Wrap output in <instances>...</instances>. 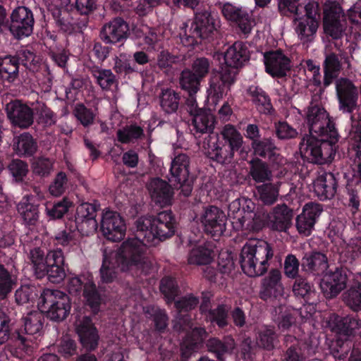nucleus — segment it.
Segmentation results:
<instances>
[{"mask_svg": "<svg viewBox=\"0 0 361 361\" xmlns=\"http://www.w3.org/2000/svg\"><path fill=\"white\" fill-rule=\"evenodd\" d=\"M136 237L123 242L117 251L104 252L100 276L103 282L113 281L120 269L131 274H148L155 269L153 263L144 257L147 244H155L175 233V219L170 212H162L156 217L143 216L135 223Z\"/></svg>", "mask_w": 361, "mask_h": 361, "instance_id": "obj_1", "label": "nucleus"}, {"mask_svg": "<svg viewBox=\"0 0 361 361\" xmlns=\"http://www.w3.org/2000/svg\"><path fill=\"white\" fill-rule=\"evenodd\" d=\"M310 135L303 137L300 145L302 157L319 164L331 161L336 153L338 140L334 124L325 109L312 104L306 114Z\"/></svg>", "mask_w": 361, "mask_h": 361, "instance_id": "obj_2", "label": "nucleus"}, {"mask_svg": "<svg viewBox=\"0 0 361 361\" xmlns=\"http://www.w3.org/2000/svg\"><path fill=\"white\" fill-rule=\"evenodd\" d=\"M214 57L220 63L221 61L224 63L221 70L212 76L208 88L209 101L216 105L233 84L236 75L235 68L242 66L249 55L247 46L237 42L229 47L224 54L216 53Z\"/></svg>", "mask_w": 361, "mask_h": 361, "instance_id": "obj_3", "label": "nucleus"}, {"mask_svg": "<svg viewBox=\"0 0 361 361\" xmlns=\"http://www.w3.org/2000/svg\"><path fill=\"white\" fill-rule=\"evenodd\" d=\"M220 135L226 145L223 144L217 136H209L203 145L204 153L210 159L219 163L230 161L235 151L242 146L243 140L240 132L232 125H225Z\"/></svg>", "mask_w": 361, "mask_h": 361, "instance_id": "obj_4", "label": "nucleus"}, {"mask_svg": "<svg viewBox=\"0 0 361 361\" xmlns=\"http://www.w3.org/2000/svg\"><path fill=\"white\" fill-rule=\"evenodd\" d=\"M272 256L273 252L268 243L250 240L242 248L241 267L249 276H260L267 271V262Z\"/></svg>", "mask_w": 361, "mask_h": 361, "instance_id": "obj_5", "label": "nucleus"}, {"mask_svg": "<svg viewBox=\"0 0 361 361\" xmlns=\"http://www.w3.org/2000/svg\"><path fill=\"white\" fill-rule=\"evenodd\" d=\"M30 258L38 278L47 275L48 279L52 283H59L65 278L66 271L63 267L64 259L61 250H51L44 257L42 250L35 248L30 251Z\"/></svg>", "mask_w": 361, "mask_h": 361, "instance_id": "obj_6", "label": "nucleus"}, {"mask_svg": "<svg viewBox=\"0 0 361 361\" xmlns=\"http://www.w3.org/2000/svg\"><path fill=\"white\" fill-rule=\"evenodd\" d=\"M38 308L51 320L61 322L70 314L71 302L69 296L65 293L47 288L41 294Z\"/></svg>", "mask_w": 361, "mask_h": 361, "instance_id": "obj_7", "label": "nucleus"}, {"mask_svg": "<svg viewBox=\"0 0 361 361\" xmlns=\"http://www.w3.org/2000/svg\"><path fill=\"white\" fill-rule=\"evenodd\" d=\"M255 204L247 198L241 197L231 202L228 216L233 228L238 231H252L261 228V223L254 212Z\"/></svg>", "mask_w": 361, "mask_h": 361, "instance_id": "obj_8", "label": "nucleus"}, {"mask_svg": "<svg viewBox=\"0 0 361 361\" xmlns=\"http://www.w3.org/2000/svg\"><path fill=\"white\" fill-rule=\"evenodd\" d=\"M42 312H31L23 317V329L18 334V345L26 353L37 347L43 329Z\"/></svg>", "mask_w": 361, "mask_h": 361, "instance_id": "obj_9", "label": "nucleus"}, {"mask_svg": "<svg viewBox=\"0 0 361 361\" xmlns=\"http://www.w3.org/2000/svg\"><path fill=\"white\" fill-rule=\"evenodd\" d=\"M217 23L207 11L197 13L191 24L190 31L192 35L180 33L182 44L185 47L197 43L195 38L208 39L216 31Z\"/></svg>", "mask_w": 361, "mask_h": 361, "instance_id": "obj_10", "label": "nucleus"}, {"mask_svg": "<svg viewBox=\"0 0 361 361\" xmlns=\"http://www.w3.org/2000/svg\"><path fill=\"white\" fill-rule=\"evenodd\" d=\"M67 288L71 294H78L83 288V296L87 305L94 313L98 312L101 300L90 274L70 277Z\"/></svg>", "mask_w": 361, "mask_h": 361, "instance_id": "obj_11", "label": "nucleus"}, {"mask_svg": "<svg viewBox=\"0 0 361 361\" xmlns=\"http://www.w3.org/2000/svg\"><path fill=\"white\" fill-rule=\"evenodd\" d=\"M324 32L334 39L342 37L345 27L342 9L336 1H328L324 9Z\"/></svg>", "mask_w": 361, "mask_h": 361, "instance_id": "obj_12", "label": "nucleus"}, {"mask_svg": "<svg viewBox=\"0 0 361 361\" xmlns=\"http://www.w3.org/2000/svg\"><path fill=\"white\" fill-rule=\"evenodd\" d=\"M355 49V46H350L340 54L338 56L331 53L326 56L324 61V85L328 86L339 73L341 68H350L351 59H353V51Z\"/></svg>", "mask_w": 361, "mask_h": 361, "instance_id": "obj_13", "label": "nucleus"}, {"mask_svg": "<svg viewBox=\"0 0 361 361\" xmlns=\"http://www.w3.org/2000/svg\"><path fill=\"white\" fill-rule=\"evenodd\" d=\"M197 218L204 231L213 237H219L226 229V216L216 207H205Z\"/></svg>", "mask_w": 361, "mask_h": 361, "instance_id": "obj_14", "label": "nucleus"}, {"mask_svg": "<svg viewBox=\"0 0 361 361\" xmlns=\"http://www.w3.org/2000/svg\"><path fill=\"white\" fill-rule=\"evenodd\" d=\"M101 230L106 239L116 242L124 238L126 226L123 219L118 213L106 210L102 214Z\"/></svg>", "mask_w": 361, "mask_h": 361, "instance_id": "obj_15", "label": "nucleus"}, {"mask_svg": "<svg viewBox=\"0 0 361 361\" xmlns=\"http://www.w3.org/2000/svg\"><path fill=\"white\" fill-rule=\"evenodd\" d=\"M10 31L17 38L27 37L33 30L32 12L25 6H19L11 13Z\"/></svg>", "mask_w": 361, "mask_h": 361, "instance_id": "obj_16", "label": "nucleus"}, {"mask_svg": "<svg viewBox=\"0 0 361 361\" xmlns=\"http://www.w3.org/2000/svg\"><path fill=\"white\" fill-rule=\"evenodd\" d=\"M75 224L78 231L83 235H90L97 229L96 207L92 204L83 202L76 211Z\"/></svg>", "mask_w": 361, "mask_h": 361, "instance_id": "obj_17", "label": "nucleus"}, {"mask_svg": "<svg viewBox=\"0 0 361 361\" xmlns=\"http://www.w3.org/2000/svg\"><path fill=\"white\" fill-rule=\"evenodd\" d=\"M6 110L12 124L26 128L33 123V114L30 107L18 100L7 104Z\"/></svg>", "mask_w": 361, "mask_h": 361, "instance_id": "obj_18", "label": "nucleus"}, {"mask_svg": "<svg viewBox=\"0 0 361 361\" xmlns=\"http://www.w3.org/2000/svg\"><path fill=\"white\" fill-rule=\"evenodd\" d=\"M189 164L188 157L179 154L173 159L170 169L175 180L183 187L182 192L185 196H188L192 190L191 185L186 183L189 177Z\"/></svg>", "mask_w": 361, "mask_h": 361, "instance_id": "obj_19", "label": "nucleus"}, {"mask_svg": "<svg viewBox=\"0 0 361 361\" xmlns=\"http://www.w3.org/2000/svg\"><path fill=\"white\" fill-rule=\"evenodd\" d=\"M347 283V276L341 271L326 272L320 282V288L326 298H331L336 296L343 290Z\"/></svg>", "mask_w": 361, "mask_h": 361, "instance_id": "obj_20", "label": "nucleus"}, {"mask_svg": "<svg viewBox=\"0 0 361 361\" xmlns=\"http://www.w3.org/2000/svg\"><path fill=\"white\" fill-rule=\"evenodd\" d=\"M147 189L152 200L161 207L171 204L173 190L166 180L160 178L152 179L148 183Z\"/></svg>", "mask_w": 361, "mask_h": 361, "instance_id": "obj_21", "label": "nucleus"}, {"mask_svg": "<svg viewBox=\"0 0 361 361\" xmlns=\"http://www.w3.org/2000/svg\"><path fill=\"white\" fill-rule=\"evenodd\" d=\"M336 87L341 109L343 111H350L355 106L357 89L349 80L345 78L338 79Z\"/></svg>", "mask_w": 361, "mask_h": 361, "instance_id": "obj_22", "label": "nucleus"}, {"mask_svg": "<svg viewBox=\"0 0 361 361\" xmlns=\"http://www.w3.org/2000/svg\"><path fill=\"white\" fill-rule=\"evenodd\" d=\"M322 209L319 204L315 203L306 204L296 219V226L298 232L305 236L310 235L317 218L319 216Z\"/></svg>", "mask_w": 361, "mask_h": 361, "instance_id": "obj_23", "label": "nucleus"}, {"mask_svg": "<svg viewBox=\"0 0 361 361\" xmlns=\"http://www.w3.org/2000/svg\"><path fill=\"white\" fill-rule=\"evenodd\" d=\"M266 71L271 75L281 77L290 68V60L281 51L265 53L264 55Z\"/></svg>", "mask_w": 361, "mask_h": 361, "instance_id": "obj_24", "label": "nucleus"}, {"mask_svg": "<svg viewBox=\"0 0 361 361\" xmlns=\"http://www.w3.org/2000/svg\"><path fill=\"white\" fill-rule=\"evenodd\" d=\"M76 331L84 348L89 350H94L97 348L99 336L89 317H85L77 321Z\"/></svg>", "mask_w": 361, "mask_h": 361, "instance_id": "obj_25", "label": "nucleus"}, {"mask_svg": "<svg viewBox=\"0 0 361 361\" xmlns=\"http://www.w3.org/2000/svg\"><path fill=\"white\" fill-rule=\"evenodd\" d=\"M314 191L322 200L331 198L336 192V180L331 173H319L314 181Z\"/></svg>", "mask_w": 361, "mask_h": 361, "instance_id": "obj_26", "label": "nucleus"}, {"mask_svg": "<svg viewBox=\"0 0 361 361\" xmlns=\"http://www.w3.org/2000/svg\"><path fill=\"white\" fill-rule=\"evenodd\" d=\"M128 30V25L116 18L104 27L101 37L106 43H116L126 37Z\"/></svg>", "mask_w": 361, "mask_h": 361, "instance_id": "obj_27", "label": "nucleus"}, {"mask_svg": "<svg viewBox=\"0 0 361 361\" xmlns=\"http://www.w3.org/2000/svg\"><path fill=\"white\" fill-rule=\"evenodd\" d=\"M207 333L204 329L194 328L181 344V355L184 360H187L193 353L200 347L202 341L206 338Z\"/></svg>", "mask_w": 361, "mask_h": 361, "instance_id": "obj_28", "label": "nucleus"}, {"mask_svg": "<svg viewBox=\"0 0 361 361\" xmlns=\"http://www.w3.org/2000/svg\"><path fill=\"white\" fill-rule=\"evenodd\" d=\"M293 212L286 205L282 204L274 208L269 216V223L273 229L279 231H286L293 218Z\"/></svg>", "mask_w": 361, "mask_h": 361, "instance_id": "obj_29", "label": "nucleus"}, {"mask_svg": "<svg viewBox=\"0 0 361 361\" xmlns=\"http://www.w3.org/2000/svg\"><path fill=\"white\" fill-rule=\"evenodd\" d=\"M207 100L209 98L207 97ZM209 106V110H202L194 114L192 118V126L196 132L200 133H207L213 130L214 127V117L211 113L212 107L214 109L216 105L208 101Z\"/></svg>", "mask_w": 361, "mask_h": 361, "instance_id": "obj_30", "label": "nucleus"}, {"mask_svg": "<svg viewBox=\"0 0 361 361\" xmlns=\"http://www.w3.org/2000/svg\"><path fill=\"white\" fill-rule=\"evenodd\" d=\"M281 274L280 271L274 269L270 271L269 276L264 281V290L261 292V297L266 300L268 297L276 298L281 295L283 288L281 283Z\"/></svg>", "mask_w": 361, "mask_h": 361, "instance_id": "obj_31", "label": "nucleus"}, {"mask_svg": "<svg viewBox=\"0 0 361 361\" xmlns=\"http://www.w3.org/2000/svg\"><path fill=\"white\" fill-rule=\"evenodd\" d=\"M214 257L212 245L209 243H203L195 246L190 250L188 262L190 264H208L213 260Z\"/></svg>", "mask_w": 361, "mask_h": 361, "instance_id": "obj_32", "label": "nucleus"}, {"mask_svg": "<svg viewBox=\"0 0 361 361\" xmlns=\"http://www.w3.org/2000/svg\"><path fill=\"white\" fill-rule=\"evenodd\" d=\"M295 32L299 39L304 42L310 41L316 34L319 27V21L313 18H301L295 19Z\"/></svg>", "mask_w": 361, "mask_h": 361, "instance_id": "obj_33", "label": "nucleus"}, {"mask_svg": "<svg viewBox=\"0 0 361 361\" xmlns=\"http://www.w3.org/2000/svg\"><path fill=\"white\" fill-rule=\"evenodd\" d=\"M18 212L26 224H35L39 217L38 206L33 203L32 197L22 199L18 204Z\"/></svg>", "mask_w": 361, "mask_h": 361, "instance_id": "obj_34", "label": "nucleus"}, {"mask_svg": "<svg viewBox=\"0 0 361 361\" xmlns=\"http://www.w3.org/2000/svg\"><path fill=\"white\" fill-rule=\"evenodd\" d=\"M332 242L338 246V252L348 258L355 259L361 255V240L360 239L353 240L346 244L343 239L338 235L332 238Z\"/></svg>", "mask_w": 361, "mask_h": 361, "instance_id": "obj_35", "label": "nucleus"}, {"mask_svg": "<svg viewBox=\"0 0 361 361\" xmlns=\"http://www.w3.org/2000/svg\"><path fill=\"white\" fill-rule=\"evenodd\" d=\"M13 150L18 155H32L37 149V145L32 137L27 133L14 137Z\"/></svg>", "mask_w": 361, "mask_h": 361, "instance_id": "obj_36", "label": "nucleus"}, {"mask_svg": "<svg viewBox=\"0 0 361 361\" xmlns=\"http://www.w3.org/2000/svg\"><path fill=\"white\" fill-rule=\"evenodd\" d=\"M298 314L297 310L287 306H279L275 309L274 319L278 323L279 327L285 330L295 322Z\"/></svg>", "mask_w": 361, "mask_h": 361, "instance_id": "obj_37", "label": "nucleus"}, {"mask_svg": "<svg viewBox=\"0 0 361 361\" xmlns=\"http://www.w3.org/2000/svg\"><path fill=\"white\" fill-rule=\"evenodd\" d=\"M179 95L171 89L163 90L160 96L161 109L167 114L175 112L179 104Z\"/></svg>", "mask_w": 361, "mask_h": 361, "instance_id": "obj_38", "label": "nucleus"}, {"mask_svg": "<svg viewBox=\"0 0 361 361\" xmlns=\"http://www.w3.org/2000/svg\"><path fill=\"white\" fill-rule=\"evenodd\" d=\"M249 93L252 96V101L259 111L263 114H269L270 112L271 109L270 100L262 89L255 86H251L249 88Z\"/></svg>", "mask_w": 361, "mask_h": 361, "instance_id": "obj_39", "label": "nucleus"}, {"mask_svg": "<svg viewBox=\"0 0 361 361\" xmlns=\"http://www.w3.org/2000/svg\"><path fill=\"white\" fill-rule=\"evenodd\" d=\"M281 184V183L276 182L258 186L257 189L261 200L267 204H271L275 202L279 196Z\"/></svg>", "mask_w": 361, "mask_h": 361, "instance_id": "obj_40", "label": "nucleus"}, {"mask_svg": "<svg viewBox=\"0 0 361 361\" xmlns=\"http://www.w3.org/2000/svg\"><path fill=\"white\" fill-rule=\"evenodd\" d=\"M207 346L210 351L215 353L219 359H222L225 353H230L235 348L234 340L227 338L224 343L216 338H210L207 343Z\"/></svg>", "mask_w": 361, "mask_h": 361, "instance_id": "obj_41", "label": "nucleus"}, {"mask_svg": "<svg viewBox=\"0 0 361 361\" xmlns=\"http://www.w3.org/2000/svg\"><path fill=\"white\" fill-rule=\"evenodd\" d=\"M0 73L6 80L13 82L18 75V62L16 57L7 56L2 59Z\"/></svg>", "mask_w": 361, "mask_h": 361, "instance_id": "obj_42", "label": "nucleus"}, {"mask_svg": "<svg viewBox=\"0 0 361 361\" xmlns=\"http://www.w3.org/2000/svg\"><path fill=\"white\" fill-rule=\"evenodd\" d=\"M326 264L327 258L321 252L307 253L302 262L303 267L311 271L324 269L326 267Z\"/></svg>", "mask_w": 361, "mask_h": 361, "instance_id": "obj_43", "label": "nucleus"}, {"mask_svg": "<svg viewBox=\"0 0 361 361\" xmlns=\"http://www.w3.org/2000/svg\"><path fill=\"white\" fill-rule=\"evenodd\" d=\"M201 79L190 70H185L181 73L180 84L182 89L187 91L189 95L195 94L200 90Z\"/></svg>", "mask_w": 361, "mask_h": 361, "instance_id": "obj_44", "label": "nucleus"}, {"mask_svg": "<svg viewBox=\"0 0 361 361\" xmlns=\"http://www.w3.org/2000/svg\"><path fill=\"white\" fill-rule=\"evenodd\" d=\"M143 135V129L137 125L126 126L117 131L118 140L122 143L134 142Z\"/></svg>", "mask_w": 361, "mask_h": 361, "instance_id": "obj_45", "label": "nucleus"}, {"mask_svg": "<svg viewBox=\"0 0 361 361\" xmlns=\"http://www.w3.org/2000/svg\"><path fill=\"white\" fill-rule=\"evenodd\" d=\"M250 173L252 179L257 183L270 180L271 177V172L266 164L258 159L251 161Z\"/></svg>", "mask_w": 361, "mask_h": 361, "instance_id": "obj_46", "label": "nucleus"}, {"mask_svg": "<svg viewBox=\"0 0 361 361\" xmlns=\"http://www.w3.org/2000/svg\"><path fill=\"white\" fill-rule=\"evenodd\" d=\"M343 300L353 310H361V284L350 287L343 294Z\"/></svg>", "mask_w": 361, "mask_h": 361, "instance_id": "obj_47", "label": "nucleus"}, {"mask_svg": "<svg viewBox=\"0 0 361 361\" xmlns=\"http://www.w3.org/2000/svg\"><path fill=\"white\" fill-rule=\"evenodd\" d=\"M92 72L102 89L108 90L114 85L115 77L110 70L94 68Z\"/></svg>", "mask_w": 361, "mask_h": 361, "instance_id": "obj_48", "label": "nucleus"}, {"mask_svg": "<svg viewBox=\"0 0 361 361\" xmlns=\"http://www.w3.org/2000/svg\"><path fill=\"white\" fill-rule=\"evenodd\" d=\"M337 326L340 334L351 335L355 331L361 328V320L350 317L339 318Z\"/></svg>", "mask_w": 361, "mask_h": 361, "instance_id": "obj_49", "label": "nucleus"}, {"mask_svg": "<svg viewBox=\"0 0 361 361\" xmlns=\"http://www.w3.org/2000/svg\"><path fill=\"white\" fill-rule=\"evenodd\" d=\"M293 290L295 295L305 298L307 301L316 296L312 286L304 279H298Z\"/></svg>", "mask_w": 361, "mask_h": 361, "instance_id": "obj_50", "label": "nucleus"}, {"mask_svg": "<svg viewBox=\"0 0 361 361\" xmlns=\"http://www.w3.org/2000/svg\"><path fill=\"white\" fill-rule=\"evenodd\" d=\"M275 339L276 336L271 328L263 326L259 329L257 338V343L259 346L271 349L274 347Z\"/></svg>", "mask_w": 361, "mask_h": 361, "instance_id": "obj_51", "label": "nucleus"}, {"mask_svg": "<svg viewBox=\"0 0 361 361\" xmlns=\"http://www.w3.org/2000/svg\"><path fill=\"white\" fill-rule=\"evenodd\" d=\"M134 35L140 39H143L145 44L148 46L154 45L158 40L157 33L145 25H136L133 28Z\"/></svg>", "mask_w": 361, "mask_h": 361, "instance_id": "obj_52", "label": "nucleus"}, {"mask_svg": "<svg viewBox=\"0 0 361 361\" xmlns=\"http://www.w3.org/2000/svg\"><path fill=\"white\" fill-rule=\"evenodd\" d=\"M16 283V277L11 275L3 266H0V297L5 298Z\"/></svg>", "mask_w": 361, "mask_h": 361, "instance_id": "obj_53", "label": "nucleus"}, {"mask_svg": "<svg viewBox=\"0 0 361 361\" xmlns=\"http://www.w3.org/2000/svg\"><path fill=\"white\" fill-rule=\"evenodd\" d=\"M160 290L167 300V302L172 301L177 295V284L171 277L164 278L160 284Z\"/></svg>", "mask_w": 361, "mask_h": 361, "instance_id": "obj_54", "label": "nucleus"}, {"mask_svg": "<svg viewBox=\"0 0 361 361\" xmlns=\"http://www.w3.org/2000/svg\"><path fill=\"white\" fill-rule=\"evenodd\" d=\"M252 147L255 154L261 157L270 156L275 149L274 144L269 139L255 140L252 143Z\"/></svg>", "mask_w": 361, "mask_h": 361, "instance_id": "obj_55", "label": "nucleus"}, {"mask_svg": "<svg viewBox=\"0 0 361 361\" xmlns=\"http://www.w3.org/2000/svg\"><path fill=\"white\" fill-rule=\"evenodd\" d=\"M72 206V202L67 198H64L63 201L55 204L51 209L47 205L46 211L47 215L54 219H59L63 216Z\"/></svg>", "mask_w": 361, "mask_h": 361, "instance_id": "obj_56", "label": "nucleus"}, {"mask_svg": "<svg viewBox=\"0 0 361 361\" xmlns=\"http://www.w3.org/2000/svg\"><path fill=\"white\" fill-rule=\"evenodd\" d=\"M227 312L228 308L226 306L220 305L216 310L209 311L206 317L211 322H216L219 326L223 327L227 324Z\"/></svg>", "mask_w": 361, "mask_h": 361, "instance_id": "obj_57", "label": "nucleus"}, {"mask_svg": "<svg viewBox=\"0 0 361 361\" xmlns=\"http://www.w3.org/2000/svg\"><path fill=\"white\" fill-rule=\"evenodd\" d=\"M75 115L84 126L90 125L94 117L93 112L82 104H78L75 106Z\"/></svg>", "mask_w": 361, "mask_h": 361, "instance_id": "obj_58", "label": "nucleus"}, {"mask_svg": "<svg viewBox=\"0 0 361 361\" xmlns=\"http://www.w3.org/2000/svg\"><path fill=\"white\" fill-rule=\"evenodd\" d=\"M32 166L34 173L40 176H46L52 169V162L48 159L37 158L33 161Z\"/></svg>", "mask_w": 361, "mask_h": 361, "instance_id": "obj_59", "label": "nucleus"}, {"mask_svg": "<svg viewBox=\"0 0 361 361\" xmlns=\"http://www.w3.org/2000/svg\"><path fill=\"white\" fill-rule=\"evenodd\" d=\"M245 10L237 7L230 3L224 4L222 6V13L224 17L231 21L236 22L240 16L243 15Z\"/></svg>", "mask_w": 361, "mask_h": 361, "instance_id": "obj_60", "label": "nucleus"}, {"mask_svg": "<svg viewBox=\"0 0 361 361\" xmlns=\"http://www.w3.org/2000/svg\"><path fill=\"white\" fill-rule=\"evenodd\" d=\"M9 170L16 180H21L27 173V166L21 160H13L9 165Z\"/></svg>", "mask_w": 361, "mask_h": 361, "instance_id": "obj_61", "label": "nucleus"}, {"mask_svg": "<svg viewBox=\"0 0 361 361\" xmlns=\"http://www.w3.org/2000/svg\"><path fill=\"white\" fill-rule=\"evenodd\" d=\"M35 295L34 288L28 286H21L15 293L16 301L20 305L28 302Z\"/></svg>", "mask_w": 361, "mask_h": 361, "instance_id": "obj_62", "label": "nucleus"}, {"mask_svg": "<svg viewBox=\"0 0 361 361\" xmlns=\"http://www.w3.org/2000/svg\"><path fill=\"white\" fill-rule=\"evenodd\" d=\"M240 30L245 36H247L255 25L254 19L245 11L243 15L240 16L239 19L235 22Z\"/></svg>", "mask_w": 361, "mask_h": 361, "instance_id": "obj_63", "label": "nucleus"}, {"mask_svg": "<svg viewBox=\"0 0 361 361\" xmlns=\"http://www.w3.org/2000/svg\"><path fill=\"white\" fill-rule=\"evenodd\" d=\"M192 73L201 80L206 76L209 70V62L206 58L197 59L192 63Z\"/></svg>", "mask_w": 361, "mask_h": 361, "instance_id": "obj_64", "label": "nucleus"}]
</instances>
